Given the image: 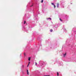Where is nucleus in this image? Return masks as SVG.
Wrapping results in <instances>:
<instances>
[{
	"mask_svg": "<svg viewBox=\"0 0 76 76\" xmlns=\"http://www.w3.org/2000/svg\"><path fill=\"white\" fill-rule=\"evenodd\" d=\"M27 75H29V72H28V69H27Z\"/></svg>",
	"mask_w": 76,
	"mask_h": 76,
	"instance_id": "nucleus-1",
	"label": "nucleus"
},
{
	"mask_svg": "<svg viewBox=\"0 0 76 76\" xmlns=\"http://www.w3.org/2000/svg\"><path fill=\"white\" fill-rule=\"evenodd\" d=\"M58 6H59V4H58V3H57V7H58Z\"/></svg>",
	"mask_w": 76,
	"mask_h": 76,
	"instance_id": "nucleus-2",
	"label": "nucleus"
},
{
	"mask_svg": "<svg viewBox=\"0 0 76 76\" xmlns=\"http://www.w3.org/2000/svg\"><path fill=\"white\" fill-rule=\"evenodd\" d=\"M66 56V53H65V54H64V57H65Z\"/></svg>",
	"mask_w": 76,
	"mask_h": 76,
	"instance_id": "nucleus-3",
	"label": "nucleus"
},
{
	"mask_svg": "<svg viewBox=\"0 0 76 76\" xmlns=\"http://www.w3.org/2000/svg\"><path fill=\"white\" fill-rule=\"evenodd\" d=\"M30 64V62H29L28 64L27 65V67H28L29 66V65Z\"/></svg>",
	"mask_w": 76,
	"mask_h": 76,
	"instance_id": "nucleus-4",
	"label": "nucleus"
},
{
	"mask_svg": "<svg viewBox=\"0 0 76 76\" xmlns=\"http://www.w3.org/2000/svg\"><path fill=\"white\" fill-rule=\"evenodd\" d=\"M30 60H31V58H28V61H30Z\"/></svg>",
	"mask_w": 76,
	"mask_h": 76,
	"instance_id": "nucleus-5",
	"label": "nucleus"
},
{
	"mask_svg": "<svg viewBox=\"0 0 76 76\" xmlns=\"http://www.w3.org/2000/svg\"><path fill=\"white\" fill-rule=\"evenodd\" d=\"M59 20H60V21H63V20H61V18L59 19Z\"/></svg>",
	"mask_w": 76,
	"mask_h": 76,
	"instance_id": "nucleus-6",
	"label": "nucleus"
},
{
	"mask_svg": "<svg viewBox=\"0 0 76 76\" xmlns=\"http://www.w3.org/2000/svg\"><path fill=\"white\" fill-rule=\"evenodd\" d=\"M50 32H53V29H51L50 30Z\"/></svg>",
	"mask_w": 76,
	"mask_h": 76,
	"instance_id": "nucleus-7",
	"label": "nucleus"
},
{
	"mask_svg": "<svg viewBox=\"0 0 76 76\" xmlns=\"http://www.w3.org/2000/svg\"><path fill=\"white\" fill-rule=\"evenodd\" d=\"M51 4H52V5H53V6L54 5V3H52Z\"/></svg>",
	"mask_w": 76,
	"mask_h": 76,
	"instance_id": "nucleus-8",
	"label": "nucleus"
},
{
	"mask_svg": "<svg viewBox=\"0 0 76 76\" xmlns=\"http://www.w3.org/2000/svg\"><path fill=\"white\" fill-rule=\"evenodd\" d=\"M54 8H56V5H54Z\"/></svg>",
	"mask_w": 76,
	"mask_h": 76,
	"instance_id": "nucleus-9",
	"label": "nucleus"
},
{
	"mask_svg": "<svg viewBox=\"0 0 76 76\" xmlns=\"http://www.w3.org/2000/svg\"><path fill=\"white\" fill-rule=\"evenodd\" d=\"M35 65L36 66H37V62H35Z\"/></svg>",
	"mask_w": 76,
	"mask_h": 76,
	"instance_id": "nucleus-10",
	"label": "nucleus"
},
{
	"mask_svg": "<svg viewBox=\"0 0 76 76\" xmlns=\"http://www.w3.org/2000/svg\"><path fill=\"white\" fill-rule=\"evenodd\" d=\"M57 75L58 76V73L57 72Z\"/></svg>",
	"mask_w": 76,
	"mask_h": 76,
	"instance_id": "nucleus-11",
	"label": "nucleus"
},
{
	"mask_svg": "<svg viewBox=\"0 0 76 76\" xmlns=\"http://www.w3.org/2000/svg\"><path fill=\"white\" fill-rule=\"evenodd\" d=\"M43 0H42L41 1V3H43Z\"/></svg>",
	"mask_w": 76,
	"mask_h": 76,
	"instance_id": "nucleus-12",
	"label": "nucleus"
},
{
	"mask_svg": "<svg viewBox=\"0 0 76 76\" xmlns=\"http://www.w3.org/2000/svg\"><path fill=\"white\" fill-rule=\"evenodd\" d=\"M44 76H50L49 75H44Z\"/></svg>",
	"mask_w": 76,
	"mask_h": 76,
	"instance_id": "nucleus-13",
	"label": "nucleus"
},
{
	"mask_svg": "<svg viewBox=\"0 0 76 76\" xmlns=\"http://www.w3.org/2000/svg\"><path fill=\"white\" fill-rule=\"evenodd\" d=\"M25 23H26V21H24V24H25Z\"/></svg>",
	"mask_w": 76,
	"mask_h": 76,
	"instance_id": "nucleus-14",
	"label": "nucleus"
},
{
	"mask_svg": "<svg viewBox=\"0 0 76 76\" xmlns=\"http://www.w3.org/2000/svg\"><path fill=\"white\" fill-rule=\"evenodd\" d=\"M24 55L25 56H26V54H25V53H24Z\"/></svg>",
	"mask_w": 76,
	"mask_h": 76,
	"instance_id": "nucleus-15",
	"label": "nucleus"
},
{
	"mask_svg": "<svg viewBox=\"0 0 76 76\" xmlns=\"http://www.w3.org/2000/svg\"><path fill=\"white\" fill-rule=\"evenodd\" d=\"M32 6H33V5H32L31 6V7H32Z\"/></svg>",
	"mask_w": 76,
	"mask_h": 76,
	"instance_id": "nucleus-16",
	"label": "nucleus"
},
{
	"mask_svg": "<svg viewBox=\"0 0 76 76\" xmlns=\"http://www.w3.org/2000/svg\"><path fill=\"white\" fill-rule=\"evenodd\" d=\"M49 19H50V20H51V18H49Z\"/></svg>",
	"mask_w": 76,
	"mask_h": 76,
	"instance_id": "nucleus-17",
	"label": "nucleus"
}]
</instances>
